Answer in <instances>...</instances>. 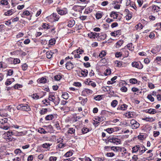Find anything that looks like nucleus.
<instances>
[{
	"label": "nucleus",
	"instance_id": "nucleus-1",
	"mask_svg": "<svg viewBox=\"0 0 161 161\" xmlns=\"http://www.w3.org/2000/svg\"><path fill=\"white\" fill-rule=\"evenodd\" d=\"M17 108L18 110H21L26 111H29L31 110L30 107L27 104H21L17 106Z\"/></svg>",
	"mask_w": 161,
	"mask_h": 161
},
{
	"label": "nucleus",
	"instance_id": "nucleus-2",
	"mask_svg": "<svg viewBox=\"0 0 161 161\" xmlns=\"http://www.w3.org/2000/svg\"><path fill=\"white\" fill-rule=\"evenodd\" d=\"M130 127L133 129H136L140 126V124L136 120L132 119L130 121Z\"/></svg>",
	"mask_w": 161,
	"mask_h": 161
},
{
	"label": "nucleus",
	"instance_id": "nucleus-3",
	"mask_svg": "<svg viewBox=\"0 0 161 161\" xmlns=\"http://www.w3.org/2000/svg\"><path fill=\"white\" fill-rule=\"evenodd\" d=\"M58 101H57L55 100V97L53 93H50L48 97L49 100L50 101L53 102L54 104L56 105H58L59 103V98L58 97Z\"/></svg>",
	"mask_w": 161,
	"mask_h": 161
},
{
	"label": "nucleus",
	"instance_id": "nucleus-4",
	"mask_svg": "<svg viewBox=\"0 0 161 161\" xmlns=\"http://www.w3.org/2000/svg\"><path fill=\"white\" fill-rule=\"evenodd\" d=\"M132 66L139 69H141L143 67V65L140 62H132Z\"/></svg>",
	"mask_w": 161,
	"mask_h": 161
},
{
	"label": "nucleus",
	"instance_id": "nucleus-5",
	"mask_svg": "<svg viewBox=\"0 0 161 161\" xmlns=\"http://www.w3.org/2000/svg\"><path fill=\"white\" fill-rule=\"evenodd\" d=\"M128 107V105L125 104L119 105L117 109V113L119 112L120 110L124 111Z\"/></svg>",
	"mask_w": 161,
	"mask_h": 161
},
{
	"label": "nucleus",
	"instance_id": "nucleus-6",
	"mask_svg": "<svg viewBox=\"0 0 161 161\" xmlns=\"http://www.w3.org/2000/svg\"><path fill=\"white\" fill-rule=\"evenodd\" d=\"M108 142L116 143L117 144H120V139L115 137H111L108 139Z\"/></svg>",
	"mask_w": 161,
	"mask_h": 161
},
{
	"label": "nucleus",
	"instance_id": "nucleus-7",
	"mask_svg": "<svg viewBox=\"0 0 161 161\" xmlns=\"http://www.w3.org/2000/svg\"><path fill=\"white\" fill-rule=\"evenodd\" d=\"M56 11L58 14L61 15H65L67 13V9L66 8L61 9L59 8H58L56 9Z\"/></svg>",
	"mask_w": 161,
	"mask_h": 161
},
{
	"label": "nucleus",
	"instance_id": "nucleus-8",
	"mask_svg": "<svg viewBox=\"0 0 161 161\" xmlns=\"http://www.w3.org/2000/svg\"><path fill=\"white\" fill-rule=\"evenodd\" d=\"M89 37L91 39H95V38H97L99 35V33L96 32H91L88 34Z\"/></svg>",
	"mask_w": 161,
	"mask_h": 161
},
{
	"label": "nucleus",
	"instance_id": "nucleus-9",
	"mask_svg": "<svg viewBox=\"0 0 161 161\" xmlns=\"http://www.w3.org/2000/svg\"><path fill=\"white\" fill-rule=\"evenodd\" d=\"M84 9L83 6H75L73 7V9L74 10L79 12H81Z\"/></svg>",
	"mask_w": 161,
	"mask_h": 161
},
{
	"label": "nucleus",
	"instance_id": "nucleus-10",
	"mask_svg": "<svg viewBox=\"0 0 161 161\" xmlns=\"http://www.w3.org/2000/svg\"><path fill=\"white\" fill-rule=\"evenodd\" d=\"M66 67L68 70H70L74 67V65L70 61L68 62L66 64Z\"/></svg>",
	"mask_w": 161,
	"mask_h": 161
},
{
	"label": "nucleus",
	"instance_id": "nucleus-11",
	"mask_svg": "<svg viewBox=\"0 0 161 161\" xmlns=\"http://www.w3.org/2000/svg\"><path fill=\"white\" fill-rule=\"evenodd\" d=\"M146 113H149L150 114H154L157 113V111L155 109L150 108L147 109L145 110Z\"/></svg>",
	"mask_w": 161,
	"mask_h": 161
},
{
	"label": "nucleus",
	"instance_id": "nucleus-12",
	"mask_svg": "<svg viewBox=\"0 0 161 161\" xmlns=\"http://www.w3.org/2000/svg\"><path fill=\"white\" fill-rule=\"evenodd\" d=\"M121 34V32L120 30L116 31H114L110 33L112 36L115 37L118 35H119Z\"/></svg>",
	"mask_w": 161,
	"mask_h": 161
},
{
	"label": "nucleus",
	"instance_id": "nucleus-13",
	"mask_svg": "<svg viewBox=\"0 0 161 161\" xmlns=\"http://www.w3.org/2000/svg\"><path fill=\"white\" fill-rule=\"evenodd\" d=\"M126 116L129 118H134L136 116V114L133 112H129L127 113H126Z\"/></svg>",
	"mask_w": 161,
	"mask_h": 161
},
{
	"label": "nucleus",
	"instance_id": "nucleus-14",
	"mask_svg": "<svg viewBox=\"0 0 161 161\" xmlns=\"http://www.w3.org/2000/svg\"><path fill=\"white\" fill-rule=\"evenodd\" d=\"M67 26L69 27H72L75 24V21L73 19L69 20L68 22Z\"/></svg>",
	"mask_w": 161,
	"mask_h": 161
},
{
	"label": "nucleus",
	"instance_id": "nucleus-15",
	"mask_svg": "<svg viewBox=\"0 0 161 161\" xmlns=\"http://www.w3.org/2000/svg\"><path fill=\"white\" fill-rule=\"evenodd\" d=\"M6 110L5 109L0 110V116L1 117H6L8 115V114L6 113Z\"/></svg>",
	"mask_w": 161,
	"mask_h": 161
},
{
	"label": "nucleus",
	"instance_id": "nucleus-16",
	"mask_svg": "<svg viewBox=\"0 0 161 161\" xmlns=\"http://www.w3.org/2000/svg\"><path fill=\"white\" fill-rule=\"evenodd\" d=\"M93 91L89 89L85 88L84 89L82 92L84 93H86L88 95L91 94L92 93Z\"/></svg>",
	"mask_w": 161,
	"mask_h": 161
},
{
	"label": "nucleus",
	"instance_id": "nucleus-17",
	"mask_svg": "<svg viewBox=\"0 0 161 161\" xmlns=\"http://www.w3.org/2000/svg\"><path fill=\"white\" fill-rule=\"evenodd\" d=\"M42 27L43 29L48 30L51 28L52 26L49 25V24L47 23H43L42 25Z\"/></svg>",
	"mask_w": 161,
	"mask_h": 161
},
{
	"label": "nucleus",
	"instance_id": "nucleus-18",
	"mask_svg": "<svg viewBox=\"0 0 161 161\" xmlns=\"http://www.w3.org/2000/svg\"><path fill=\"white\" fill-rule=\"evenodd\" d=\"M124 43V41L120 40L116 44V47L119 48L121 47Z\"/></svg>",
	"mask_w": 161,
	"mask_h": 161
},
{
	"label": "nucleus",
	"instance_id": "nucleus-19",
	"mask_svg": "<svg viewBox=\"0 0 161 161\" xmlns=\"http://www.w3.org/2000/svg\"><path fill=\"white\" fill-rule=\"evenodd\" d=\"M53 53V52L52 51L47 52L46 53L47 58L48 59L50 58Z\"/></svg>",
	"mask_w": 161,
	"mask_h": 161
},
{
	"label": "nucleus",
	"instance_id": "nucleus-20",
	"mask_svg": "<svg viewBox=\"0 0 161 161\" xmlns=\"http://www.w3.org/2000/svg\"><path fill=\"white\" fill-rule=\"evenodd\" d=\"M140 148V146L139 145H136L132 148L133 153H136L139 150Z\"/></svg>",
	"mask_w": 161,
	"mask_h": 161
},
{
	"label": "nucleus",
	"instance_id": "nucleus-21",
	"mask_svg": "<svg viewBox=\"0 0 161 161\" xmlns=\"http://www.w3.org/2000/svg\"><path fill=\"white\" fill-rule=\"evenodd\" d=\"M84 52V51L83 50H82V49L79 50L78 49L73 52L72 53V54H74L76 53H77V54L79 53V54H82V53Z\"/></svg>",
	"mask_w": 161,
	"mask_h": 161
},
{
	"label": "nucleus",
	"instance_id": "nucleus-22",
	"mask_svg": "<svg viewBox=\"0 0 161 161\" xmlns=\"http://www.w3.org/2000/svg\"><path fill=\"white\" fill-rule=\"evenodd\" d=\"M10 59H11V61H13V63L14 64H17L20 63V60L18 58H16L14 59L12 58H10Z\"/></svg>",
	"mask_w": 161,
	"mask_h": 161
},
{
	"label": "nucleus",
	"instance_id": "nucleus-23",
	"mask_svg": "<svg viewBox=\"0 0 161 161\" xmlns=\"http://www.w3.org/2000/svg\"><path fill=\"white\" fill-rule=\"evenodd\" d=\"M142 120L146 121H149L150 122H153L155 121V119L152 117L151 118H145L142 119Z\"/></svg>",
	"mask_w": 161,
	"mask_h": 161
},
{
	"label": "nucleus",
	"instance_id": "nucleus-24",
	"mask_svg": "<svg viewBox=\"0 0 161 161\" xmlns=\"http://www.w3.org/2000/svg\"><path fill=\"white\" fill-rule=\"evenodd\" d=\"M8 119L7 118H4L3 119H0V123L1 124L4 125L7 122Z\"/></svg>",
	"mask_w": 161,
	"mask_h": 161
},
{
	"label": "nucleus",
	"instance_id": "nucleus-25",
	"mask_svg": "<svg viewBox=\"0 0 161 161\" xmlns=\"http://www.w3.org/2000/svg\"><path fill=\"white\" fill-rule=\"evenodd\" d=\"M147 150L144 147H140L139 149V154H142Z\"/></svg>",
	"mask_w": 161,
	"mask_h": 161
},
{
	"label": "nucleus",
	"instance_id": "nucleus-26",
	"mask_svg": "<svg viewBox=\"0 0 161 161\" xmlns=\"http://www.w3.org/2000/svg\"><path fill=\"white\" fill-rule=\"evenodd\" d=\"M115 64L117 67H121L122 66V62L118 60L115 61Z\"/></svg>",
	"mask_w": 161,
	"mask_h": 161
},
{
	"label": "nucleus",
	"instance_id": "nucleus-27",
	"mask_svg": "<svg viewBox=\"0 0 161 161\" xmlns=\"http://www.w3.org/2000/svg\"><path fill=\"white\" fill-rule=\"evenodd\" d=\"M106 35L105 34L103 35H99V33L98 36L97 38L98 39H101L103 40L106 38Z\"/></svg>",
	"mask_w": 161,
	"mask_h": 161
},
{
	"label": "nucleus",
	"instance_id": "nucleus-28",
	"mask_svg": "<svg viewBox=\"0 0 161 161\" xmlns=\"http://www.w3.org/2000/svg\"><path fill=\"white\" fill-rule=\"evenodd\" d=\"M118 101L116 100H113L111 103V106L113 107H115L118 104Z\"/></svg>",
	"mask_w": 161,
	"mask_h": 161
},
{
	"label": "nucleus",
	"instance_id": "nucleus-29",
	"mask_svg": "<svg viewBox=\"0 0 161 161\" xmlns=\"http://www.w3.org/2000/svg\"><path fill=\"white\" fill-rule=\"evenodd\" d=\"M54 118V116L53 115L51 114L45 117V119L47 120H52Z\"/></svg>",
	"mask_w": 161,
	"mask_h": 161
},
{
	"label": "nucleus",
	"instance_id": "nucleus-30",
	"mask_svg": "<svg viewBox=\"0 0 161 161\" xmlns=\"http://www.w3.org/2000/svg\"><path fill=\"white\" fill-rule=\"evenodd\" d=\"M51 145H52V144H49L48 143H45L42 145V147L44 148H48Z\"/></svg>",
	"mask_w": 161,
	"mask_h": 161
},
{
	"label": "nucleus",
	"instance_id": "nucleus-31",
	"mask_svg": "<svg viewBox=\"0 0 161 161\" xmlns=\"http://www.w3.org/2000/svg\"><path fill=\"white\" fill-rule=\"evenodd\" d=\"M62 97L65 99H67L69 98V95L67 92H64L62 95Z\"/></svg>",
	"mask_w": 161,
	"mask_h": 161
},
{
	"label": "nucleus",
	"instance_id": "nucleus-32",
	"mask_svg": "<svg viewBox=\"0 0 161 161\" xmlns=\"http://www.w3.org/2000/svg\"><path fill=\"white\" fill-rule=\"evenodd\" d=\"M52 16L54 18V20L55 21H58L59 19V17L58 15L57 14H56L53 13L52 14Z\"/></svg>",
	"mask_w": 161,
	"mask_h": 161
},
{
	"label": "nucleus",
	"instance_id": "nucleus-33",
	"mask_svg": "<svg viewBox=\"0 0 161 161\" xmlns=\"http://www.w3.org/2000/svg\"><path fill=\"white\" fill-rule=\"evenodd\" d=\"M88 74V71L87 70L85 69L84 70H81V74L83 76L85 77Z\"/></svg>",
	"mask_w": 161,
	"mask_h": 161
},
{
	"label": "nucleus",
	"instance_id": "nucleus-34",
	"mask_svg": "<svg viewBox=\"0 0 161 161\" xmlns=\"http://www.w3.org/2000/svg\"><path fill=\"white\" fill-rule=\"evenodd\" d=\"M13 13L12 10H9L6 12L4 14L5 16H10L12 15Z\"/></svg>",
	"mask_w": 161,
	"mask_h": 161
},
{
	"label": "nucleus",
	"instance_id": "nucleus-35",
	"mask_svg": "<svg viewBox=\"0 0 161 161\" xmlns=\"http://www.w3.org/2000/svg\"><path fill=\"white\" fill-rule=\"evenodd\" d=\"M38 132L41 134H46L47 132L43 128H40L38 130Z\"/></svg>",
	"mask_w": 161,
	"mask_h": 161
},
{
	"label": "nucleus",
	"instance_id": "nucleus-36",
	"mask_svg": "<svg viewBox=\"0 0 161 161\" xmlns=\"http://www.w3.org/2000/svg\"><path fill=\"white\" fill-rule=\"evenodd\" d=\"M56 42V41L54 39H51L49 41V43L50 45H54Z\"/></svg>",
	"mask_w": 161,
	"mask_h": 161
},
{
	"label": "nucleus",
	"instance_id": "nucleus-37",
	"mask_svg": "<svg viewBox=\"0 0 161 161\" xmlns=\"http://www.w3.org/2000/svg\"><path fill=\"white\" fill-rule=\"evenodd\" d=\"M106 130L108 133L110 134L114 131V129L113 128H108L106 129Z\"/></svg>",
	"mask_w": 161,
	"mask_h": 161
},
{
	"label": "nucleus",
	"instance_id": "nucleus-38",
	"mask_svg": "<svg viewBox=\"0 0 161 161\" xmlns=\"http://www.w3.org/2000/svg\"><path fill=\"white\" fill-rule=\"evenodd\" d=\"M142 25L140 23H139L136 26L137 30H141L142 28Z\"/></svg>",
	"mask_w": 161,
	"mask_h": 161
},
{
	"label": "nucleus",
	"instance_id": "nucleus-39",
	"mask_svg": "<svg viewBox=\"0 0 161 161\" xmlns=\"http://www.w3.org/2000/svg\"><path fill=\"white\" fill-rule=\"evenodd\" d=\"M111 149L114 151H117L120 150L121 148L119 147H111Z\"/></svg>",
	"mask_w": 161,
	"mask_h": 161
},
{
	"label": "nucleus",
	"instance_id": "nucleus-40",
	"mask_svg": "<svg viewBox=\"0 0 161 161\" xmlns=\"http://www.w3.org/2000/svg\"><path fill=\"white\" fill-rule=\"evenodd\" d=\"M97 119L99 121V122H101L105 120L106 119L105 117L103 116H101L98 117Z\"/></svg>",
	"mask_w": 161,
	"mask_h": 161
},
{
	"label": "nucleus",
	"instance_id": "nucleus-41",
	"mask_svg": "<svg viewBox=\"0 0 161 161\" xmlns=\"http://www.w3.org/2000/svg\"><path fill=\"white\" fill-rule=\"evenodd\" d=\"M111 71L110 69H107L104 73V74L105 75H109L111 73Z\"/></svg>",
	"mask_w": 161,
	"mask_h": 161
},
{
	"label": "nucleus",
	"instance_id": "nucleus-42",
	"mask_svg": "<svg viewBox=\"0 0 161 161\" xmlns=\"http://www.w3.org/2000/svg\"><path fill=\"white\" fill-rule=\"evenodd\" d=\"M54 79L57 81L59 80L61 78V76L60 75H56L54 77Z\"/></svg>",
	"mask_w": 161,
	"mask_h": 161
},
{
	"label": "nucleus",
	"instance_id": "nucleus-43",
	"mask_svg": "<svg viewBox=\"0 0 161 161\" xmlns=\"http://www.w3.org/2000/svg\"><path fill=\"white\" fill-rule=\"evenodd\" d=\"M13 134H14V133L12 131L9 130L7 132V137L9 136H12L14 135Z\"/></svg>",
	"mask_w": 161,
	"mask_h": 161
},
{
	"label": "nucleus",
	"instance_id": "nucleus-44",
	"mask_svg": "<svg viewBox=\"0 0 161 161\" xmlns=\"http://www.w3.org/2000/svg\"><path fill=\"white\" fill-rule=\"evenodd\" d=\"M147 97L152 102H153L154 101V98L152 97V95L149 94L147 95Z\"/></svg>",
	"mask_w": 161,
	"mask_h": 161
},
{
	"label": "nucleus",
	"instance_id": "nucleus-45",
	"mask_svg": "<svg viewBox=\"0 0 161 161\" xmlns=\"http://www.w3.org/2000/svg\"><path fill=\"white\" fill-rule=\"evenodd\" d=\"M81 130L82 133L84 134L88 132L89 131V129L87 128H83Z\"/></svg>",
	"mask_w": 161,
	"mask_h": 161
},
{
	"label": "nucleus",
	"instance_id": "nucleus-46",
	"mask_svg": "<svg viewBox=\"0 0 161 161\" xmlns=\"http://www.w3.org/2000/svg\"><path fill=\"white\" fill-rule=\"evenodd\" d=\"M103 14L102 13H98L96 14V18L97 19H100L102 16Z\"/></svg>",
	"mask_w": 161,
	"mask_h": 161
},
{
	"label": "nucleus",
	"instance_id": "nucleus-47",
	"mask_svg": "<svg viewBox=\"0 0 161 161\" xmlns=\"http://www.w3.org/2000/svg\"><path fill=\"white\" fill-rule=\"evenodd\" d=\"M130 82L132 84H136L137 83V80L135 78L131 79L130 80Z\"/></svg>",
	"mask_w": 161,
	"mask_h": 161
},
{
	"label": "nucleus",
	"instance_id": "nucleus-48",
	"mask_svg": "<svg viewBox=\"0 0 161 161\" xmlns=\"http://www.w3.org/2000/svg\"><path fill=\"white\" fill-rule=\"evenodd\" d=\"M1 4L3 5H7L8 4L7 0H2L0 2Z\"/></svg>",
	"mask_w": 161,
	"mask_h": 161
},
{
	"label": "nucleus",
	"instance_id": "nucleus-49",
	"mask_svg": "<svg viewBox=\"0 0 161 161\" xmlns=\"http://www.w3.org/2000/svg\"><path fill=\"white\" fill-rule=\"evenodd\" d=\"M138 158L137 155H134L132 157V159L130 161H138Z\"/></svg>",
	"mask_w": 161,
	"mask_h": 161
},
{
	"label": "nucleus",
	"instance_id": "nucleus-50",
	"mask_svg": "<svg viewBox=\"0 0 161 161\" xmlns=\"http://www.w3.org/2000/svg\"><path fill=\"white\" fill-rule=\"evenodd\" d=\"M5 154V153L3 150L2 149H0V158L2 159V157Z\"/></svg>",
	"mask_w": 161,
	"mask_h": 161
},
{
	"label": "nucleus",
	"instance_id": "nucleus-51",
	"mask_svg": "<svg viewBox=\"0 0 161 161\" xmlns=\"http://www.w3.org/2000/svg\"><path fill=\"white\" fill-rule=\"evenodd\" d=\"M75 130L72 128H70L68 130V133H69L72 134L75 132Z\"/></svg>",
	"mask_w": 161,
	"mask_h": 161
},
{
	"label": "nucleus",
	"instance_id": "nucleus-52",
	"mask_svg": "<svg viewBox=\"0 0 161 161\" xmlns=\"http://www.w3.org/2000/svg\"><path fill=\"white\" fill-rule=\"evenodd\" d=\"M47 80L44 77L42 78L39 80L40 83H44L46 82Z\"/></svg>",
	"mask_w": 161,
	"mask_h": 161
},
{
	"label": "nucleus",
	"instance_id": "nucleus-53",
	"mask_svg": "<svg viewBox=\"0 0 161 161\" xmlns=\"http://www.w3.org/2000/svg\"><path fill=\"white\" fill-rule=\"evenodd\" d=\"M72 152L69 151L66 153L64 156L67 157H69L71 156L72 155Z\"/></svg>",
	"mask_w": 161,
	"mask_h": 161
},
{
	"label": "nucleus",
	"instance_id": "nucleus-54",
	"mask_svg": "<svg viewBox=\"0 0 161 161\" xmlns=\"http://www.w3.org/2000/svg\"><path fill=\"white\" fill-rule=\"evenodd\" d=\"M95 160L96 161H103L105 159L104 158L96 157L95 158Z\"/></svg>",
	"mask_w": 161,
	"mask_h": 161
},
{
	"label": "nucleus",
	"instance_id": "nucleus-55",
	"mask_svg": "<svg viewBox=\"0 0 161 161\" xmlns=\"http://www.w3.org/2000/svg\"><path fill=\"white\" fill-rule=\"evenodd\" d=\"M93 7L90 6L89 7H88L86 9V12H87V13H88L89 12H91L92 11V9Z\"/></svg>",
	"mask_w": 161,
	"mask_h": 161
},
{
	"label": "nucleus",
	"instance_id": "nucleus-56",
	"mask_svg": "<svg viewBox=\"0 0 161 161\" xmlns=\"http://www.w3.org/2000/svg\"><path fill=\"white\" fill-rule=\"evenodd\" d=\"M106 155L107 157H112L114 156L115 154L113 153H107Z\"/></svg>",
	"mask_w": 161,
	"mask_h": 161
},
{
	"label": "nucleus",
	"instance_id": "nucleus-57",
	"mask_svg": "<svg viewBox=\"0 0 161 161\" xmlns=\"http://www.w3.org/2000/svg\"><path fill=\"white\" fill-rule=\"evenodd\" d=\"M132 18V15L131 14H128L125 16L126 20H129Z\"/></svg>",
	"mask_w": 161,
	"mask_h": 161
},
{
	"label": "nucleus",
	"instance_id": "nucleus-58",
	"mask_svg": "<svg viewBox=\"0 0 161 161\" xmlns=\"http://www.w3.org/2000/svg\"><path fill=\"white\" fill-rule=\"evenodd\" d=\"M25 135V133L22 131H19V132H17V134L16 135V136H23Z\"/></svg>",
	"mask_w": 161,
	"mask_h": 161
},
{
	"label": "nucleus",
	"instance_id": "nucleus-59",
	"mask_svg": "<svg viewBox=\"0 0 161 161\" xmlns=\"http://www.w3.org/2000/svg\"><path fill=\"white\" fill-rule=\"evenodd\" d=\"M47 111V109L46 108L43 109L41 110L40 114L42 115L44 114Z\"/></svg>",
	"mask_w": 161,
	"mask_h": 161
},
{
	"label": "nucleus",
	"instance_id": "nucleus-60",
	"mask_svg": "<svg viewBox=\"0 0 161 161\" xmlns=\"http://www.w3.org/2000/svg\"><path fill=\"white\" fill-rule=\"evenodd\" d=\"M89 85H90L93 87H95L96 86V84L95 82H93L92 81H90L88 83Z\"/></svg>",
	"mask_w": 161,
	"mask_h": 161
},
{
	"label": "nucleus",
	"instance_id": "nucleus-61",
	"mask_svg": "<svg viewBox=\"0 0 161 161\" xmlns=\"http://www.w3.org/2000/svg\"><path fill=\"white\" fill-rule=\"evenodd\" d=\"M151 52L153 54H156L158 52V51L156 48L154 47L152 49Z\"/></svg>",
	"mask_w": 161,
	"mask_h": 161
},
{
	"label": "nucleus",
	"instance_id": "nucleus-62",
	"mask_svg": "<svg viewBox=\"0 0 161 161\" xmlns=\"http://www.w3.org/2000/svg\"><path fill=\"white\" fill-rule=\"evenodd\" d=\"M57 158L56 157L51 156L50 157L49 160L50 161H56Z\"/></svg>",
	"mask_w": 161,
	"mask_h": 161
},
{
	"label": "nucleus",
	"instance_id": "nucleus-63",
	"mask_svg": "<svg viewBox=\"0 0 161 161\" xmlns=\"http://www.w3.org/2000/svg\"><path fill=\"white\" fill-rule=\"evenodd\" d=\"M132 43L128 44L127 45V47L128 48V49L130 50H132Z\"/></svg>",
	"mask_w": 161,
	"mask_h": 161
},
{
	"label": "nucleus",
	"instance_id": "nucleus-64",
	"mask_svg": "<svg viewBox=\"0 0 161 161\" xmlns=\"http://www.w3.org/2000/svg\"><path fill=\"white\" fill-rule=\"evenodd\" d=\"M33 159V156L32 155H29L27 158V161H32Z\"/></svg>",
	"mask_w": 161,
	"mask_h": 161
}]
</instances>
